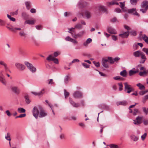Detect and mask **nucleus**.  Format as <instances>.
I'll use <instances>...</instances> for the list:
<instances>
[{
	"label": "nucleus",
	"mask_w": 148,
	"mask_h": 148,
	"mask_svg": "<svg viewBox=\"0 0 148 148\" xmlns=\"http://www.w3.org/2000/svg\"><path fill=\"white\" fill-rule=\"evenodd\" d=\"M24 64L28 69L32 73H34L36 71V68L34 67L32 64L26 61L25 62Z\"/></svg>",
	"instance_id": "nucleus-1"
},
{
	"label": "nucleus",
	"mask_w": 148,
	"mask_h": 148,
	"mask_svg": "<svg viewBox=\"0 0 148 148\" xmlns=\"http://www.w3.org/2000/svg\"><path fill=\"white\" fill-rule=\"evenodd\" d=\"M142 8L140 9V10L143 13L146 12L147 9H148V1H144L141 5Z\"/></svg>",
	"instance_id": "nucleus-2"
},
{
	"label": "nucleus",
	"mask_w": 148,
	"mask_h": 148,
	"mask_svg": "<svg viewBox=\"0 0 148 148\" xmlns=\"http://www.w3.org/2000/svg\"><path fill=\"white\" fill-rule=\"evenodd\" d=\"M124 84L125 85V91L127 93H129L131 92L134 91V89L132 87L131 85L128 84L127 83H124Z\"/></svg>",
	"instance_id": "nucleus-3"
},
{
	"label": "nucleus",
	"mask_w": 148,
	"mask_h": 148,
	"mask_svg": "<svg viewBox=\"0 0 148 148\" xmlns=\"http://www.w3.org/2000/svg\"><path fill=\"white\" fill-rule=\"evenodd\" d=\"M10 88L11 91L15 94L18 95L20 92V89L16 86H12Z\"/></svg>",
	"instance_id": "nucleus-4"
},
{
	"label": "nucleus",
	"mask_w": 148,
	"mask_h": 148,
	"mask_svg": "<svg viewBox=\"0 0 148 148\" xmlns=\"http://www.w3.org/2000/svg\"><path fill=\"white\" fill-rule=\"evenodd\" d=\"M3 71L2 70L0 71V82L4 85L6 84V81L3 74Z\"/></svg>",
	"instance_id": "nucleus-5"
},
{
	"label": "nucleus",
	"mask_w": 148,
	"mask_h": 148,
	"mask_svg": "<svg viewBox=\"0 0 148 148\" xmlns=\"http://www.w3.org/2000/svg\"><path fill=\"white\" fill-rule=\"evenodd\" d=\"M15 66L17 69L20 71H23L25 69L24 65L19 62L15 63Z\"/></svg>",
	"instance_id": "nucleus-6"
},
{
	"label": "nucleus",
	"mask_w": 148,
	"mask_h": 148,
	"mask_svg": "<svg viewBox=\"0 0 148 148\" xmlns=\"http://www.w3.org/2000/svg\"><path fill=\"white\" fill-rule=\"evenodd\" d=\"M32 112L34 116L36 119H37L38 117L39 112L37 107L35 106L34 107L32 110Z\"/></svg>",
	"instance_id": "nucleus-7"
},
{
	"label": "nucleus",
	"mask_w": 148,
	"mask_h": 148,
	"mask_svg": "<svg viewBox=\"0 0 148 148\" xmlns=\"http://www.w3.org/2000/svg\"><path fill=\"white\" fill-rule=\"evenodd\" d=\"M0 64L4 67L5 71L7 72L8 71L11 72V71L9 69L7 64L2 60H0Z\"/></svg>",
	"instance_id": "nucleus-8"
},
{
	"label": "nucleus",
	"mask_w": 148,
	"mask_h": 148,
	"mask_svg": "<svg viewBox=\"0 0 148 148\" xmlns=\"http://www.w3.org/2000/svg\"><path fill=\"white\" fill-rule=\"evenodd\" d=\"M128 12L129 13L131 14L136 15L138 16H139V14L136 11V8H132L130 9H128L127 10Z\"/></svg>",
	"instance_id": "nucleus-9"
},
{
	"label": "nucleus",
	"mask_w": 148,
	"mask_h": 148,
	"mask_svg": "<svg viewBox=\"0 0 148 148\" xmlns=\"http://www.w3.org/2000/svg\"><path fill=\"white\" fill-rule=\"evenodd\" d=\"M47 115L46 112L42 108H40V112L39 114V117L40 118H42L46 116Z\"/></svg>",
	"instance_id": "nucleus-10"
},
{
	"label": "nucleus",
	"mask_w": 148,
	"mask_h": 148,
	"mask_svg": "<svg viewBox=\"0 0 148 148\" xmlns=\"http://www.w3.org/2000/svg\"><path fill=\"white\" fill-rule=\"evenodd\" d=\"M142 117L138 116L136 120H134V123L135 125L141 124L142 123Z\"/></svg>",
	"instance_id": "nucleus-11"
},
{
	"label": "nucleus",
	"mask_w": 148,
	"mask_h": 148,
	"mask_svg": "<svg viewBox=\"0 0 148 148\" xmlns=\"http://www.w3.org/2000/svg\"><path fill=\"white\" fill-rule=\"evenodd\" d=\"M73 95V97L75 98H81L82 97V94L80 92L76 91L74 92Z\"/></svg>",
	"instance_id": "nucleus-12"
},
{
	"label": "nucleus",
	"mask_w": 148,
	"mask_h": 148,
	"mask_svg": "<svg viewBox=\"0 0 148 148\" xmlns=\"http://www.w3.org/2000/svg\"><path fill=\"white\" fill-rule=\"evenodd\" d=\"M69 101L70 103L73 107L78 108L80 106V105L79 103H75L70 98H69Z\"/></svg>",
	"instance_id": "nucleus-13"
},
{
	"label": "nucleus",
	"mask_w": 148,
	"mask_h": 148,
	"mask_svg": "<svg viewBox=\"0 0 148 148\" xmlns=\"http://www.w3.org/2000/svg\"><path fill=\"white\" fill-rule=\"evenodd\" d=\"M75 27H72L70 28H68V32L71 34L72 36L74 37L75 34Z\"/></svg>",
	"instance_id": "nucleus-14"
},
{
	"label": "nucleus",
	"mask_w": 148,
	"mask_h": 148,
	"mask_svg": "<svg viewBox=\"0 0 148 148\" xmlns=\"http://www.w3.org/2000/svg\"><path fill=\"white\" fill-rule=\"evenodd\" d=\"M107 31L109 33L111 34H116L117 33L116 30L111 27H108L107 28Z\"/></svg>",
	"instance_id": "nucleus-15"
},
{
	"label": "nucleus",
	"mask_w": 148,
	"mask_h": 148,
	"mask_svg": "<svg viewBox=\"0 0 148 148\" xmlns=\"http://www.w3.org/2000/svg\"><path fill=\"white\" fill-rule=\"evenodd\" d=\"M139 72V70L138 69H137L135 70V69L133 68L132 70L130 71L129 72V75L130 76H131L132 75L136 73H138Z\"/></svg>",
	"instance_id": "nucleus-16"
},
{
	"label": "nucleus",
	"mask_w": 148,
	"mask_h": 148,
	"mask_svg": "<svg viewBox=\"0 0 148 148\" xmlns=\"http://www.w3.org/2000/svg\"><path fill=\"white\" fill-rule=\"evenodd\" d=\"M108 62L107 59H103L102 62V65L105 68H108L109 67Z\"/></svg>",
	"instance_id": "nucleus-17"
},
{
	"label": "nucleus",
	"mask_w": 148,
	"mask_h": 148,
	"mask_svg": "<svg viewBox=\"0 0 148 148\" xmlns=\"http://www.w3.org/2000/svg\"><path fill=\"white\" fill-rule=\"evenodd\" d=\"M25 3L26 8L28 10H29L32 6L31 2L30 1H26Z\"/></svg>",
	"instance_id": "nucleus-18"
},
{
	"label": "nucleus",
	"mask_w": 148,
	"mask_h": 148,
	"mask_svg": "<svg viewBox=\"0 0 148 148\" xmlns=\"http://www.w3.org/2000/svg\"><path fill=\"white\" fill-rule=\"evenodd\" d=\"M44 89H42L41 91L38 92H32V93L34 94L36 96H40V95H42L43 94L44 92Z\"/></svg>",
	"instance_id": "nucleus-19"
},
{
	"label": "nucleus",
	"mask_w": 148,
	"mask_h": 148,
	"mask_svg": "<svg viewBox=\"0 0 148 148\" xmlns=\"http://www.w3.org/2000/svg\"><path fill=\"white\" fill-rule=\"evenodd\" d=\"M84 33V31H82L77 34H75V35H74V36L73 38H78L81 37L82 36Z\"/></svg>",
	"instance_id": "nucleus-20"
},
{
	"label": "nucleus",
	"mask_w": 148,
	"mask_h": 148,
	"mask_svg": "<svg viewBox=\"0 0 148 148\" xmlns=\"http://www.w3.org/2000/svg\"><path fill=\"white\" fill-rule=\"evenodd\" d=\"M129 35V34L128 31H127L123 34H119V36H121L122 38H125L127 37Z\"/></svg>",
	"instance_id": "nucleus-21"
},
{
	"label": "nucleus",
	"mask_w": 148,
	"mask_h": 148,
	"mask_svg": "<svg viewBox=\"0 0 148 148\" xmlns=\"http://www.w3.org/2000/svg\"><path fill=\"white\" fill-rule=\"evenodd\" d=\"M117 106L119 105H122L123 106H126L127 104V102L125 101H123L120 102H118L116 103Z\"/></svg>",
	"instance_id": "nucleus-22"
},
{
	"label": "nucleus",
	"mask_w": 148,
	"mask_h": 148,
	"mask_svg": "<svg viewBox=\"0 0 148 148\" xmlns=\"http://www.w3.org/2000/svg\"><path fill=\"white\" fill-rule=\"evenodd\" d=\"M130 138L134 142L137 141L138 139V137L134 134H132L130 136Z\"/></svg>",
	"instance_id": "nucleus-23"
},
{
	"label": "nucleus",
	"mask_w": 148,
	"mask_h": 148,
	"mask_svg": "<svg viewBox=\"0 0 148 148\" xmlns=\"http://www.w3.org/2000/svg\"><path fill=\"white\" fill-rule=\"evenodd\" d=\"M20 36L22 37L25 38L27 37V34L24 31L20 32L19 33Z\"/></svg>",
	"instance_id": "nucleus-24"
},
{
	"label": "nucleus",
	"mask_w": 148,
	"mask_h": 148,
	"mask_svg": "<svg viewBox=\"0 0 148 148\" xmlns=\"http://www.w3.org/2000/svg\"><path fill=\"white\" fill-rule=\"evenodd\" d=\"M85 15L87 19H89L91 17V13L88 11H86L85 12Z\"/></svg>",
	"instance_id": "nucleus-25"
},
{
	"label": "nucleus",
	"mask_w": 148,
	"mask_h": 148,
	"mask_svg": "<svg viewBox=\"0 0 148 148\" xmlns=\"http://www.w3.org/2000/svg\"><path fill=\"white\" fill-rule=\"evenodd\" d=\"M142 53V52L140 51H137L134 52L133 55L136 57H138L140 56Z\"/></svg>",
	"instance_id": "nucleus-26"
},
{
	"label": "nucleus",
	"mask_w": 148,
	"mask_h": 148,
	"mask_svg": "<svg viewBox=\"0 0 148 148\" xmlns=\"http://www.w3.org/2000/svg\"><path fill=\"white\" fill-rule=\"evenodd\" d=\"M98 107L100 108L105 109L106 110L109 109V107L108 106L103 104L99 105Z\"/></svg>",
	"instance_id": "nucleus-27"
},
{
	"label": "nucleus",
	"mask_w": 148,
	"mask_h": 148,
	"mask_svg": "<svg viewBox=\"0 0 148 148\" xmlns=\"http://www.w3.org/2000/svg\"><path fill=\"white\" fill-rule=\"evenodd\" d=\"M99 10L103 12H105L107 10L106 8L103 6H100L99 7Z\"/></svg>",
	"instance_id": "nucleus-28"
},
{
	"label": "nucleus",
	"mask_w": 148,
	"mask_h": 148,
	"mask_svg": "<svg viewBox=\"0 0 148 148\" xmlns=\"http://www.w3.org/2000/svg\"><path fill=\"white\" fill-rule=\"evenodd\" d=\"M25 98L26 103L29 104L30 103V101L29 99V97L27 94L25 95Z\"/></svg>",
	"instance_id": "nucleus-29"
},
{
	"label": "nucleus",
	"mask_w": 148,
	"mask_h": 148,
	"mask_svg": "<svg viewBox=\"0 0 148 148\" xmlns=\"http://www.w3.org/2000/svg\"><path fill=\"white\" fill-rule=\"evenodd\" d=\"M70 78V77L69 75H66L64 78V82L65 84H67L68 83L69 80Z\"/></svg>",
	"instance_id": "nucleus-30"
},
{
	"label": "nucleus",
	"mask_w": 148,
	"mask_h": 148,
	"mask_svg": "<svg viewBox=\"0 0 148 148\" xmlns=\"http://www.w3.org/2000/svg\"><path fill=\"white\" fill-rule=\"evenodd\" d=\"M127 71L125 70H124L120 73V75L122 76L125 77L127 76Z\"/></svg>",
	"instance_id": "nucleus-31"
},
{
	"label": "nucleus",
	"mask_w": 148,
	"mask_h": 148,
	"mask_svg": "<svg viewBox=\"0 0 148 148\" xmlns=\"http://www.w3.org/2000/svg\"><path fill=\"white\" fill-rule=\"evenodd\" d=\"M34 21L33 20H27L25 22V23L30 25H33L34 24Z\"/></svg>",
	"instance_id": "nucleus-32"
},
{
	"label": "nucleus",
	"mask_w": 148,
	"mask_h": 148,
	"mask_svg": "<svg viewBox=\"0 0 148 148\" xmlns=\"http://www.w3.org/2000/svg\"><path fill=\"white\" fill-rule=\"evenodd\" d=\"M147 72L146 71H144L143 72H140L139 73V75L141 76H145L146 75V74Z\"/></svg>",
	"instance_id": "nucleus-33"
},
{
	"label": "nucleus",
	"mask_w": 148,
	"mask_h": 148,
	"mask_svg": "<svg viewBox=\"0 0 148 148\" xmlns=\"http://www.w3.org/2000/svg\"><path fill=\"white\" fill-rule=\"evenodd\" d=\"M18 112L19 113H25V110L23 108H18L17 109Z\"/></svg>",
	"instance_id": "nucleus-34"
},
{
	"label": "nucleus",
	"mask_w": 148,
	"mask_h": 148,
	"mask_svg": "<svg viewBox=\"0 0 148 148\" xmlns=\"http://www.w3.org/2000/svg\"><path fill=\"white\" fill-rule=\"evenodd\" d=\"M136 85L141 90L145 89V86L140 83L138 84H137Z\"/></svg>",
	"instance_id": "nucleus-35"
},
{
	"label": "nucleus",
	"mask_w": 148,
	"mask_h": 148,
	"mask_svg": "<svg viewBox=\"0 0 148 148\" xmlns=\"http://www.w3.org/2000/svg\"><path fill=\"white\" fill-rule=\"evenodd\" d=\"M142 38L146 43L148 44V37L145 34L143 35Z\"/></svg>",
	"instance_id": "nucleus-36"
},
{
	"label": "nucleus",
	"mask_w": 148,
	"mask_h": 148,
	"mask_svg": "<svg viewBox=\"0 0 148 148\" xmlns=\"http://www.w3.org/2000/svg\"><path fill=\"white\" fill-rule=\"evenodd\" d=\"M107 60H108V62H109L111 64H113L114 63V59H113L112 57H108Z\"/></svg>",
	"instance_id": "nucleus-37"
},
{
	"label": "nucleus",
	"mask_w": 148,
	"mask_h": 148,
	"mask_svg": "<svg viewBox=\"0 0 148 148\" xmlns=\"http://www.w3.org/2000/svg\"><path fill=\"white\" fill-rule=\"evenodd\" d=\"M60 138L61 140H64L66 139L65 134L63 133H62L60 135Z\"/></svg>",
	"instance_id": "nucleus-38"
},
{
	"label": "nucleus",
	"mask_w": 148,
	"mask_h": 148,
	"mask_svg": "<svg viewBox=\"0 0 148 148\" xmlns=\"http://www.w3.org/2000/svg\"><path fill=\"white\" fill-rule=\"evenodd\" d=\"M148 99V95H145L142 99V102L145 103L146 101Z\"/></svg>",
	"instance_id": "nucleus-39"
},
{
	"label": "nucleus",
	"mask_w": 148,
	"mask_h": 148,
	"mask_svg": "<svg viewBox=\"0 0 148 148\" xmlns=\"http://www.w3.org/2000/svg\"><path fill=\"white\" fill-rule=\"evenodd\" d=\"M109 146L110 148H120L118 145L115 144H110Z\"/></svg>",
	"instance_id": "nucleus-40"
},
{
	"label": "nucleus",
	"mask_w": 148,
	"mask_h": 148,
	"mask_svg": "<svg viewBox=\"0 0 148 148\" xmlns=\"http://www.w3.org/2000/svg\"><path fill=\"white\" fill-rule=\"evenodd\" d=\"M118 84L119 86V90L121 91L123 90V85L121 82L119 83Z\"/></svg>",
	"instance_id": "nucleus-41"
},
{
	"label": "nucleus",
	"mask_w": 148,
	"mask_h": 148,
	"mask_svg": "<svg viewBox=\"0 0 148 148\" xmlns=\"http://www.w3.org/2000/svg\"><path fill=\"white\" fill-rule=\"evenodd\" d=\"M53 57L51 55H49L48 56L47 58V60L48 61L52 60L53 58Z\"/></svg>",
	"instance_id": "nucleus-42"
},
{
	"label": "nucleus",
	"mask_w": 148,
	"mask_h": 148,
	"mask_svg": "<svg viewBox=\"0 0 148 148\" xmlns=\"http://www.w3.org/2000/svg\"><path fill=\"white\" fill-rule=\"evenodd\" d=\"M140 56H141V59L144 60H146L147 59L145 54L143 52H142V53H141Z\"/></svg>",
	"instance_id": "nucleus-43"
},
{
	"label": "nucleus",
	"mask_w": 148,
	"mask_h": 148,
	"mask_svg": "<svg viewBox=\"0 0 148 148\" xmlns=\"http://www.w3.org/2000/svg\"><path fill=\"white\" fill-rule=\"evenodd\" d=\"M143 110L145 114L147 115L148 114V108L145 107H143Z\"/></svg>",
	"instance_id": "nucleus-44"
},
{
	"label": "nucleus",
	"mask_w": 148,
	"mask_h": 148,
	"mask_svg": "<svg viewBox=\"0 0 148 148\" xmlns=\"http://www.w3.org/2000/svg\"><path fill=\"white\" fill-rule=\"evenodd\" d=\"M5 23V21L0 19V26H4Z\"/></svg>",
	"instance_id": "nucleus-45"
},
{
	"label": "nucleus",
	"mask_w": 148,
	"mask_h": 148,
	"mask_svg": "<svg viewBox=\"0 0 148 148\" xmlns=\"http://www.w3.org/2000/svg\"><path fill=\"white\" fill-rule=\"evenodd\" d=\"M138 45L139 46L141 47H142L143 46V45L142 43H138L137 44H134L133 45V47H138Z\"/></svg>",
	"instance_id": "nucleus-46"
},
{
	"label": "nucleus",
	"mask_w": 148,
	"mask_h": 148,
	"mask_svg": "<svg viewBox=\"0 0 148 148\" xmlns=\"http://www.w3.org/2000/svg\"><path fill=\"white\" fill-rule=\"evenodd\" d=\"M64 16L67 17L71 15L72 14L70 12H66L64 13Z\"/></svg>",
	"instance_id": "nucleus-47"
},
{
	"label": "nucleus",
	"mask_w": 148,
	"mask_h": 148,
	"mask_svg": "<svg viewBox=\"0 0 148 148\" xmlns=\"http://www.w3.org/2000/svg\"><path fill=\"white\" fill-rule=\"evenodd\" d=\"M75 28H77L78 29H81L82 27V25L80 24H76L74 27Z\"/></svg>",
	"instance_id": "nucleus-48"
},
{
	"label": "nucleus",
	"mask_w": 148,
	"mask_h": 148,
	"mask_svg": "<svg viewBox=\"0 0 148 148\" xmlns=\"http://www.w3.org/2000/svg\"><path fill=\"white\" fill-rule=\"evenodd\" d=\"M64 92L65 97L66 98L68 97L69 95V93L67 92L65 89L64 90Z\"/></svg>",
	"instance_id": "nucleus-49"
},
{
	"label": "nucleus",
	"mask_w": 148,
	"mask_h": 148,
	"mask_svg": "<svg viewBox=\"0 0 148 148\" xmlns=\"http://www.w3.org/2000/svg\"><path fill=\"white\" fill-rule=\"evenodd\" d=\"M147 135V133H145L143 134L141 136V139L143 141L145 139Z\"/></svg>",
	"instance_id": "nucleus-50"
},
{
	"label": "nucleus",
	"mask_w": 148,
	"mask_h": 148,
	"mask_svg": "<svg viewBox=\"0 0 148 148\" xmlns=\"http://www.w3.org/2000/svg\"><path fill=\"white\" fill-rule=\"evenodd\" d=\"M82 64L83 66L86 68H88L89 67L90 65L86 63H82Z\"/></svg>",
	"instance_id": "nucleus-51"
},
{
	"label": "nucleus",
	"mask_w": 148,
	"mask_h": 148,
	"mask_svg": "<svg viewBox=\"0 0 148 148\" xmlns=\"http://www.w3.org/2000/svg\"><path fill=\"white\" fill-rule=\"evenodd\" d=\"M72 38H71L69 36H67L65 38V39L66 41L71 42Z\"/></svg>",
	"instance_id": "nucleus-52"
},
{
	"label": "nucleus",
	"mask_w": 148,
	"mask_h": 148,
	"mask_svg": "<svg viewBox=\"0 0 148 148\" xmlns=\"http://www.w3.org/2000/svg\"><path fill=\"white\" fill-rule=\"evenodd\" d=\"M138 0H130V2L133 5H135L136 4Z\"/></svg>",
	"instance_id": "nucleus-53"
},
{
	"label": "nucleus",
	"mask_w": 148,
	"mask_h": 148,
	"mask_svg": "<svg viewBox=\"0 0 148 148\" xmlns=\"http://www.w3.org/2000/svg\"><path fill=\"white\" fill-rule=\"evenodd\" d=\"M26 115L25 114H21L20 115L16 116L15 118L16 119L18 118L24 117L26 116Z\"/></svg>",
	"instance_id": "nucleus-54"
},
{
	"label": "nucleus",
	"mask_w": 148,
	"mask_h": 148,
	"mask_svg": "<svg viewBox=\"0 0 148 148\" xmlns=\"http://www.w3.org/2000/svg\"><path fill=\"white\" fill-rule=\"evenodd\" d=\"M142 51L145 52L147 55H148V48H143L142 49Z\"/></svg>",
	"instance_id": "nucleus-55"
},
{
	"label": "nucleus",
	"mask_w": 148,
	"mask_h": 148,
	"mask_svg": "<svg viewBox=\"0 0 148 148\" xmlns=\"http://www.w3.org/2000/svg\"><path fill=\"white\" fill-rule=\"evenodd\" d=\"M131 34L134 36H135L137 35V33L135 31H132L131 32H130Z\"/></svg>",
	"instance_id": "nucleus-56"
},
{
	"label": "nucleus",
	"mask_w": 148,
	"mask_h": 148,
	"mask_svg": "<svg viewBox=\"0 0 148 148\" xmlns=\"http://www.w3.org/2000/svg\"><path fill=\"white\" fill-rule=\"evenodd\" d=\"M93 63L97 67H99L100 66V63L99 62H97L95 61H94Z\"/></svg>",
	"instance_id": "nucleus-57"
},
{
	"label": "nucleus",
	"mask_w": 148,
	"mask_h": 148,
	"mask_svg": "<svg viewBox=\"0 0 148 148\" xmlns=\"http://www.w3.org/2000/svg\"><path fill=\"white\" fill-rule=\"evenodd\" d=\"M5 138L8 140H10L11 138L8 133L6 136H5Z\"/></svg>",
	"instance_id": "nucleus-58"
},
{
	"label": "nucleus",
	"mask_w": 148,
	"mask_h": 148,
	"mask_svg": "<svg viewBox=\"0 0 148 148\" xmlns=\"http://www.w3.org/2000/svg\"><path fill=\"white\" fill-rule=\"evenodd\" d=\"M79 62V60L78 59H74L72 61V62L70 63V64H71L72 63H75V62Z\"/></svg>",
	"instance_id": "nucleus-59"
},
{
	"label": "nucleus",
	"mask_w": 148,
	"mask_h": 148,
	"mask_svg": "<svg viewBox=\"0 0 148 148\" xmlns=\"http://www.w3.org/2000/svg\"><path fill=\"white\" fill-rule=\"evenodd\" d=\"M71 42L73 43L74 44H77L78 43V41L72 38Z\"/></svg>",
	"instance_id": "nucleus-60"
},
{
	"label": "nucleus",
	"mask_w": 148,
	"mask_h": 148,
	"mask_svg": "<svg viewBox=\"0 0 148 148\" xmlns=\"http://www.w3.org/2000/svg\"><path fill=\"white\" fill-rule=\"evenodd\" d=\"M35 27L36 29L38 30H41L42 29V26L41 25H36Z\"/></svg>",
	"instance_id": "nucleus-61"
},
{
	"label": "nucleus",
	"mask_w": 148,
	"mask_h": 148,
	"mask_svg": "<svg viewBox=\"0 0 148 148\" xmlns=\"http://www.w3.org/2000/svg\"><path fill=\"white\" fill-rule=\"evenodd\" d=\"M120 5L119 6L120 7L122 8V9H123V8L125 6V4L124 2H123V3L122 2H120Z\"/></svg>",
	"instance_id": "nucleus-62"
},
{
	"label": "nucleus",
	"mask_w": 148,
	"mask_h": 148,
	"mask_svg": "<svg viewBox=\"0 0 148 148\" xmlns=\"http://www.w3.org/2000/svg\"><path fill=\"white\" fill-rule=\"evenodd\" d=\"M18 10H17L15 12H11L10 14L12 15H17L18 14Z\"/></svg>",
	"instance_id": "nucleus-63"
},
{
	"label": "nucleus",
	"mask_w": 148,
	"mask_h": 148,
	"mask_svg": "<svg viewBox=\"0 0 148 148\" xmlns=\"http://www.w3.org/2000/svg\"><path fill=\"white\" fill-rule=\"evenodd\" d=\"M52 61L54 62L56 64H58V60L57 58H53Z\"/></svg>",
	"instance_id": "nucleus-64"
}]
</instances>
